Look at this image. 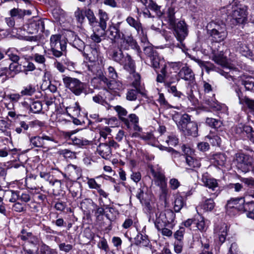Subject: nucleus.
<instances>
[{"label":"nucleus","instance_id":"nucleus-1","mask_svg":"<svg viewBox=\"0 0 254 254\" xmlns=\"http://www.w3.org/2000/svg\"><path fill=\"white\" fill-rule=\"evenodd\" d=\"M18 238L27 243L23 244L22 250L24 254H38L39 239L37 236L23 229L18 235Z\"/></svg>","mask_w":254,"mask_h":254},{"label":"nucleus","instance_id":"nucleus-2","mask_svg":"<svg viewBox=\"0 0 254 254\" xmlns=\"http://www.w3.org/2000/svg\"><path fill=\"white\" fill-rule=\"evenodd\" d=\"M227 14L231 15L238 24H243L247 20L248 6L234 0L226 7Z\"/></svg>","mask_w":254,"mask_h":254},{"label":"nucleus","instance_id":"nucleus-3","mask_svg":"<svg viewBox=\"0 0 254 254\" xmlns=\"http://www.w3.org/2000/svg\"><path fill=\"white\" fill-rule=\"evenodd\" d=\"M122 24V22H118L116 24L113 23L110 25L107 29V34L108 38L112 41L115 42L116 40L121 39L118 46L116 47L122 51H128L129 49L125 40L124 33L121 29Z\"/></svg>","mask_w":254,"mask_h":254},{"label":"nucleus","instance_id":"nucleus-4","mask_svg":"<svg viewBox=\"0 0 254 254\" xmlns=\"http://www.w3.org/2000/svg\"><path fill=\"white\" fill-rule=\"evenodd\" d=\"M156 219L154 221L156 229H161L167 227L172 229L175 225V213L170 209L156 213Z\"/></svg>","mask_w":254,"mask_h":254},{"label":"nucleus","instance_id":"nucleus-5","mask_svg":"<svg viewBox=\"0 0 254 254\" xmlns=\"http://www.w3.org/2000/svg\"><path fill=\"white\" fill-rule=\"evenodd\" d=\"M110 56L113 61L123 65L125 69H133L134 63L131 56L128 54L125 55L123 51L116 46L111 49Z\"/></svg>","mask_w":254,"mask_h":254},{"label":"nucleus","instance_id":"nucleus-6","mask_svg":"<svg viewBox=\"0 0 254 254\" xmlns=\"http://www.w3.org/2000/svg\"><path fill=\"white\" fill-rule=\"evenodd\" d=\"M177 126L186 135L196 137L197 135V125L195 122L190 121V117L188 114L182 116Z\"/></svg>","mask_w":254,"mask_h":254},{"label":"nucleus","instance_id":"nucleus-7","mask_svg":"<svg viewBox=\"0 0 254 254\" xmlns=\"http://www.w3.org/2000/svg\"><path fill=\"white\" fill-rule=\"evenodd\" d=\"M63 80L65 87L76 96H79L86 91V85L79 79L63 75Z\"/></svg>","mask_w":254,"mask_h":254},{"label":"nucleus","instance_id":"nucleus-8","mask_svg":"<svg viewBox=\"0 0 254 254\" xmlns=\"http://www.w3.org/2000/svg\"><path fill=\"white\" fill-rule=\"evenodd\" d=\"M60 34L51 35L50 37V48L53 56L60 58L64 55L66 48V43L64 40H61Z\"/></svg>","mask_w":254,"mask_h":254},{"label":"nucleus","instance_id":"nucleus-9","mask_svg":"<svg viewBox=\"0 0 254 254\" xmlns=\"http://www.w3.org/2000/svg\"><path fill=\"white\" fill-rule=\"evenodd\" d=\"M212 60L217 64L221 65L223 67V69L221 72L222 75H224L227 79H230L231 78L232 80H234V77L235 76V72H237L235 70V68L234 67L226 62L225 60L221 55L217 56L213 55Z\"/></svg>","mask_w":254,"mask_h":254},{"label":"nucleus","instance_id":"nucleus-10","mask_svg":"<svg viewBox=\"0 0 254 254\" xmlns=\"http://www.w3.org/2000/svg\"><path fill=\"white\" fill-rule=\"evenodd\" d=\"M22 28L28 34H35L39 32H43L44 31L45 24L42 19L33 20L24 25Z\"/></svg>","mask_w":254,"mask_h":254},{"label":"nucleus","instance_id":"nucleus-11","mask_svg":"<svg viewBox=\"0 0 254 254\" xmlns=\"http://www.w3.org/2000/svg\"><path fill=\"white\" fill-rule=\"evenodd\" d=\"M203 88L205 94L203 98L204 103L211 108H214V94L213 93V87L211 84L205 81H203Z\"/></svg>","mask_w":254,"mask_h":254},{"label":"nucleus","instance_id":"nucleus-12","mask_svg":"<svg viewBox=\"0 0 254 254\" xmlns=\"http://www.w3.org/2000/svg\"><path fill=\"white\" fill-rule=\"evenodd\" d=\"M237 166L243 172L247 173L252 166L253 159L249 155L244 154L237 155Z\"/></svg>","mask_w":254,"mask_h":254},{"label":"nucleus","instance_id":"nucleus-13","mask_svg":"<svg viewBox=\"0 0 254 254\" xmlns=\"http://www.w3.org/2000/svg\"><path fill=\"white\" fill-rule=\"evenodd\" d=\"M174 29V34L177 39L182 42L188 34L186 23L184 21H179L176 25H172Z\"/></svg>","mask_w":254,"mask_h":254},{"label":"nucleus","instance_id":"nucleus-14","mask_svg":"<svg viewBox=\"0 0 254 254\" xmlns=\"http://www.w3.org/2000/svg\"><path fill=\"white\" fill-rule=\"evenodd\" d=\"M82 54L86 60L91 63H95L98 61L99 52L98 49L87 45Z\"/></svg>","mask_w":254,"mask_h":254},{"label":"nucleus","instance_id":"nucleus-15","mask_svg":"<svg viewBox=\"0 0 254 254\" xmlns=\"http://www.w3.org/2000/svg\"><path fill=\"white\" fill-rule=\"evenodd\" d=\"M183 151L186 154V161L188 166L190 168H198L200 166V163L196 159L193 158L190 155L191 154L192 150L188 144H184L182 146Z\"/></svg>","mask_w":254,"mask_h":254},{"label":"nucleus","instance_id":"nucleus-16","mask_svg":"<svg viewBox=\"0 0 254 254\" xmlns=\"http://www.w3.org/2000/svg\"><path fill=\"white\" fill-rule=\"evenodd\" d=\"M99 22V26L100 27L101 35H105L108 37V34H107V23L109 20V17L108 14L102 9H100L98 11Z\"/></svg>","mask_w":254,"mask_h":254},{"label":"nucleus","instance_id":"nucleus-17","mask_svg":"<svg viewBox=\"0 0 254 254\" xmlns=\"http://www.w3.org/2000/svg\"><path fill=\"white\" fill-rule=\"evenodd\" d=\"M179 78L186 81H192L194 79V74L192 70L188 66H184L178 74Z\"/></svg>","mask_w":254,"mask_h":254},{"label":"nucleus","instance_id":"nucleus-18","mask_svg":"<svg viewBox=\"0 0 254 254\" xmlns=\"http://www.w3.org/2000/svg\"><path fill=\"white\" fill-rule=\"evenodd\" d=\"M97 151L105 159H109L111 157V149L108 144H99Z\"/></svg>","mask_w":254,"mask_h":254},{"label":"nucleus","instance_id":"nucleus-19","mask_svg":"<svg viewBox=\"0 0 254 254\" xmlns=\"http://www.w3.org/2000/svg\"><path fill=\"white\" fill-rule=\"evenodd\" d=\"M115 110L118 113L120 119L124 123L127 128L129 129L131 127L128 119L124 117L127 115V110L120 106H116Z\"/></svg>","mask_w":254,"mask_h":254},{"label":"nucleus","instance_id":"nucleus-20","mask_svg":"<svg viewBox=\"0 0 254 254\" xmlns=\"http://www.w3.org/2000/svg\"><path fill=\"white\" fill-rule=\"evenodd\" d=\"M127 23L131 27H133L136 31L137 33H143V27L140 20H136L131 16H128L126 18Z\"/></svg>","mask_w":254,"mask_h":254},{"label":"nucleus","instance_id":"nucleus-21","mask_svg":"<svg viewBox=\"0 0 254 254\" xmlns=\"http://www.w3.org/2000/svg\"><path fill=\"white\" fill-rule=\"evenodd\" d=\"M134 244L139 247H147L150 243L148 236L140 233L134 238Z\"/></svg>","mask_w":254,"mask_h":254},{"label":"nucleus","instance_id":"nucleus-22","mask_svg":"<svg viewBox=\"0 0 254 254\" xmlns=\"http://www.w3.org/2000/svg\"><path fill=\"white\" fill-rule=\"evenodd\" d=\"M108 88L115 93H118L123 91L125 88V86L121 81L113 79L109 84Z\"/></svg>","mask_w":254,"mask_h":254},{"label":"nucleus","instance_id":"nucleus-23","mask_svg":"<svg viewBox=\"0 0 254 254\" xmlns=\"http://www.w3.org/2000/svg\"><path fill=\"white\" fill-rule=\"evenodd\" d=\"M236 48L243 56L249 58L253 57V52L245 44L241 41L237 42V46Z\"/></svg>","mask_w":254,"mask_h":254},{"label":"nucleus","instance_id":"nucleus-24","mask_svg":"<svg viewBox=\"0 0 254 254\" xmlns=\"http://www.w3.org/2000/svg\"><path fill=\"white\" fill-rule=\"evenodd\" d=\"M241 83L247 90L254 92V77L251 76H244L241 79Z\"/></svg>","mask_w":254,"mask_h":254},{"label":"nucleus","instance_id":"nucleus-25","mask_svg":"<svg viewBox=\"0 0 254 254\" xmlns=\"http://www.w3.org/2000/svg\"><path fill=\"white\" fill-rule=\"evenodd\" d=\"M244 202L245 198L244 197L232 198L227 201L226 206L227 208H234L239 210V206L243 205Z\"/></svg>","mask_w":254,"mask_h":254},{"label":"nucleus","instance_id":"nucleus-26","mask_svg":"<svg viewBox=\"0 0 254 254\" xmlns=\"http://www.w3.org/2000/svg\"><path fill=\"white\" fill-rule=\"evenodd\" d=\"M124 38L129 49H131L134 50L138 53L141 52L139 46L137 44L136 40L133 38L132 35L126 36L124 34Z\"/></svg>","mask_w":254,"mask_h":254},{"label":"nucleus","instance_id":"nucleus-27","mask_svg":"<svg viewBox=\"0 0 254 254\" xmlns=\"http://www.w3.org/2000/svg\"><path fill=\"white\" fill-rule=\"evenodd\" d=\"M212 197L210 198H207L205 200L203 203L202 204V208L206 211H211L215 206V203L213 201V198L217 196V194L216 192L212 193L210 192Z\"/></svg>","mask_w":254,"mask_h":254},{"label":"nucleus","instance_id":"nucleus-28","mask_svg":"<svg viewBox=\"0 0 254 254\" xmlns=\"http://www.w3.org/2000/svg\"><path fill=\"white\" fill-rule=\"evenodd\" d=\"M209 34L212 39L216 42H221L227 37L228 33L221 32L214 30H209Z\"/></svg>","mask_w":254,"mask_h":254},{"label":"nucleus","instance_id":"nucleus-29","mask_svg":"<svg viewBox=\"0 0 254 254\" xmlns=\"http://www.w3.org/2000/svg\"><path fill=\"white\" fill-rule=\"evenodd\" d=\"M80 205L81 208L84 211L89 213L91 210L93 211V207H97V204L90 198L84 199L81 202Z\"/></svg>","mask_w":254,"mask_h":254},{"label":"nucleus","instance_id":"nucleus-30","mask_svg":"<svg viewBox=\"0 0 254 254\" xmlns=\"http://www.w3.org/2000/svg\"><path fill=\"white\" fill-rule=\"evenodd\" d=\"M152 176L157 180L158 185L163 187L166 184V179L164 174L160 171H155L152 168H151Z\"/></svg>","mask_w":254,"mask_h":254},{"label":"nucleus","instance_id":"nucleus-31","mask_svg":"<svg viewBox=\"0 0 254 254\" xmlns=\"http://www.w3.org/2000/svg\"><path fill=\"white\" fill-rule=\"evenodd\" d=\"M212 30L228 33L225 24L222 21H212L209 24Z\"/></svg>","mask_w":254,"mask_h":254},{"label":"nucleus","instance_id":"nucleus-32","mask_svg":"<svg viewBox=\"0 0 254 254\" xmlns=\"http://www.w3.org/2000/svg\"><path fill=\"white\" fill-rule=\"evenodd\" d=\"M171 73V72L168 71L166 65L164 64L160 70V73H158L157 75L156 81L158 82L164 83L167 78Z\"/></svg>","mask_w":254,"mask_h":254},{"label":"nucleus","instance_id":"nucleus-33","mask_svg":"<svg viewBox=\"0 0 254 254\" xmlns=\"http://www.w3.org/2000/svg\"><path fill=\"white\" fill-rule=\"evenodd\" d=\"M202 181L204 185L212 191H214L215 189L218 187V183L214 179L207 178L205 177H203L202 178Z\"/></svg>","mask_w":254,"mask_h":254},{"label":"nucleus","instance_id":"nucleus-34","mask_svg":"<svg viewBox=\"0 0 254 254\" xmlns=\"http://www.w3.org/2000/svg\"><path fill=\"white\" fill-rule=\"evenodd\" d=\"M186 205L184 198L180 195H177L174 200V208L176 212H179L181 209Z\"/></svg>","mask_w":254,"mask_h":254},{"label":"nucleus","instance_id":"nucleus-35","mask_svg":"<svg viewBox=\"0 0 254 254\" xmlns=\"http://www.w3.org/2000/svg\"><path fill=\"white\" fill-rule=\"evenodd\" d=\"M72 34L73 37H74V40L71 42L72 45L82 53L86 48V46L85 45L84 42L76 37V35H74L73 33Z\"/></svg>","mask_w":254,"mask_h":254},{"label":"nucleus","instance_id":"nucleus-36","mask_svg":"<svg viewBox=\"0 0 254 254\" xmlns=\"http://www.w3.org/2000/svg\"><path fill=\"white\" fill-rule=\"evenodd\" d=\"M133 81L132 82V86L138 90L139 93L142 95L144 94L143 93V88L140 85V76L137 73H134L133 74Z\"/></svg>","mask_w":254,"mask_h":254},{"label":"nucleus","instance_id":"nucleus-37","mask_svg":"<svg viewBox=\"0 0 254 254\" xmlns=\"http://www.w3.org/2000/svg\"><path fill=\"white\" fill-rule=\"evenodd\" d=\"M46 53V51L44 50V54H40L39 53H35L33 54L31 57V59L33 60L36 63L42 64L43 65H45V63L46 62V59L45 57V54Z\"/></svg>","mask_w":254,"mask_h":254},{"label":"nucleus","instance_id":"nucleus-38","mask_svg":"<svg viewBox=\"0 0 254 254\" xmlns=\"http://www.w3.org/2000/svg\"><path fill=\"white\" fill-rule=\"evenodd\" d=\"M31 143H37L46 141H53V137L47 135L35 136L30 139Z\"/></svg>","mask_w":254,"mask_h":254},{"label":"nucleus","instance_id":"nucleus-39","mask_svg":"<svg viewBox=\"0 0 254 254\" xmlns=\"http://www.w3.org/2000/svg\"><path fill=\"white\" fill-rule=\"evenodd\" d=\"M239 211L244 212L254 211V201H251L248 202H244L243 205L239 206Z\"/></svg>","mask_w":254,"mask_h":254},{"label":"nucleus","instance_id":"nucleus-40","mask_svg":"<svg viewBox=\"0 0 254 254\" xmlns=\"http://www.w3.org/2000/svg\"><path fill=\"white\" fill-rule=\"evenodd\" d=\"M143 52L145 55L149 58L158 54L156 51L154 49L151 44H147V45H145L143 47Z\"/></svg>","mask_w":254,"mask_h":254},{"label":"nucleus","instance_id":"nucleus-41","mask_svg":"<svg viewBox=\"0 0 254 254\" xmlns=\"http://www.w3.org/2000/svg\"><path fill=\"white\" fill-rule=\"evenodd\" d=\"M36 91L35 88L32 85L24 87L21 91L20 94L23 96H32Z\"/></svg>","mask_w":254,"mask_h":254},{"label":"nucleus","instance_id":"nucleus-42","mask_svg":"<svg viewBox=\"0 0 254 254\" xmlns=\"http://www.w3.org/2000/svg\"><path fill=\"white\" fill-rule=\"evenodd\" d=\"M40 176L42 178H43L45 180L49 182V183L53 186L54 185L56 182L61 184V181L60 180H55L54 181H53V176L51 175L50 173L45 172H40Z\"/></svg>","mask_w":254,"mask_h":254},{"label":"nucleus","instance_id":"nucleus-43","mask_svg":"<svg viewBox=\"0 0 254 254\" xmlns=\"http://www.w3.org/2000/svg\"><path fill=\"white\" fill-rule=\"evenodd\" d=\"M206 123L214 128H219L222 124L220 120L211 118H207L206 119Z\"/></svg>","mask_w":254,"mask_h":254},{"label":"nucleus","instance_id":"nucleus-44","mask_svg":"<svg viewBox=\"0 0 254 254\" xmlns=\"http://www.w3.org/2000/svg\"><path fill=\"white\" fill-rule=\"evenodd\" d=\"M42 110V105L40 101H34L30 106V110L33 113H39Z\"/></svg>","mask_w":254,"mask_h":254},{"label":"nucleus","instance_id":"nucleus-45","mask_svg":"<svg viewBox=\"0 0 254 254\" xmlns=\"http://www.w3.org/2000/svg\"><path fill=\"white\" fill-rule=\"evenodd\" d=\"M85 15L88 19L90 24H93L96 21V18L94 14L93 11L89 8H85L84 9Z\"/></svg>","mask_w":254,"mask_h":254},{"label":"nucleus","instance_id":"nucleus-46","mask_svg":"<svg viewBox=\"0 0 254 254\" xmlns=\"http://www.w3.org/2000/svg\"><path fill=\"white\" fill-rule=\"evenodd\" d=\"M206 138L208 139L207 141L210 143H219L220 142L224 141L222 137L220 135L215 133L210 132L208 135L206 136Z\"/></svg>","mask_w":254,"mask_h":254},{"label":"nucleus","instance_id":"nucleus-47","mask_svg":"<svg viewBox=\"0 0 254 254\" xmlns=\"http://www.w3.org/2000/svg\"><path fill=\"white\" fill-rule=\"evenodd\" d=\"M74 16L78 22L82 23L85 19L84 9H81L78 7L74 12Z\"/></svg>","mask_w":254,"mask_h":254},{"label":"nucleus","instance_id":"nucleus-48","mask_svg":"<svg viewBox=\"0 0 254 254\" xmlns=\"http://www.w3.org/2000/svg\"><path fill=\"white\" fill-rule=\"evenodd\" d=\"M240 104H245L254 113V100L245 97L243 100H240Z\"/></svg>","mask_w":254,"mask_h":254},{"label":"nucleus","instance_id":"nucleus-49","mask_svg":"<svg viewBox=\"0 0 254 254\" xmlns=\"http://www.w3.org/2000/svg\"><path fill=\"white\" fill-rule=\"evenodd\" d=\"M179 80L180 79L178 75L172 73L171 72V73L169 76H168V78H167V79L165 80L164 85L165 86H169V84H172L174 83H175L176 82H178Z\"/></svg>","mask_w":254,"mask_h":254},{"label":"nucleus","instance_id":"nucleus-50","mask_svg":"<svg viewBox=\"0 0 254 254\" xmlns=\"http://www.w3.org/2000/svg\"><path fill=\"white\" fill-rule=\"evenodd\" d=\"M19 125L20 127H16L15 129V131L19 134L22 132H24L25 131L28 130L29 127H30V122L29 124H27L24 121H20L19 122Z\"/></svg>","mask_w":254,"mask_h":254},{"label":"nucleus","instance_id":"nucleus-51","mask_svg":"<svg viewBox=\"0 0 254 254\" xmlns=\"http://www.w3.org/2000/svg\"><path fill=\"white\" fill-rule=\"evenodd\" d=\"M139 93L138 90L129 89L127 93V99L129 101H134L137 99V94Z\"/></svg>","mask_w":254,"mask_h":254},{"label":"nucleus","instance_id":"nucleus-52","mask_svg":"<svg viewBox=\"0 0 254 254\" xmlns=\"http://www.w3.org/2000/svg\"><path fill=\"white\" fill-rule=\"evenodd\" d=\"M7 193L10 195L9 201L10 202L15 203L16 201L19 199V191L13 190H9Z\"/></svg>","mask_w":254,"mask_h":254},{"label":"nucleus","instance_id":"nucleus-53","mask_svg":"<svg viewBox=\"0 0 254 254\" xmlns=\"http://www.w3.org/2000/svg\"><path fill=\"white\" fill-rule=\"evenodd\" d=\"M167 18L168 19L170 24L172 26L174 25L176 23L175 17V10L173 8H169L167 12Z\"/></svg>","mask_w":254,"mask_h":254},{"label":"nucleus","instance_id":"nucleus-54","mask_svg":"<svg viewBox=\"0 0 254 254\" xmlns=\"http://www.w3.org/2000/svg\"><path fill=\"white\" fill-rule=\"evenodd\" d=\"M150 60L151 65L154 68L156 69L160 67V65L162 64V62L158 57V54L150 58Z\"/></svg>","mask_w":254,"mask_h":254},{"label":"nucleus","instance_id":"nucleus-55","mask_svg":"<svg viewBox=\"0 0 254 254\" xmlns=\"http://www.w3.org/2000/svg\"><path fill=\"white\" fill-rule=\"evenodd\" d=\"M168 89V91L169 93H172L174 95V96L181 98L183 95V94L177 90L176 86L171 85V84H169V86H165Z\"/></svg>","mask_w":254,"mask_h":254},{"label":"nucleus","instance_id":"nucleus-56","mask_svg":"<svg viewBox=\"0 0 254 254\" xmlns=\"http://www.w3.org/2000/svg\"><path fill=\"white\" fill-rule=\"evenodd\" d=\"M24 13L23 10L18 8H13L10 11V14L12 17L17 16L21 18L24 16Z\"/></svg>","mask_w":254,"mask_h":254},{"label":"nucleus","instance_id":"nucleus-57","mask_svg":"<svg viewBox=\"0 0 254 254\" xmlns=\"http://www.w3.org/2000/svg\"><path fill=\"white\" fill-rule=\"evenodd\" d=\"M227 235V226H225L224 228H222V231H220L218 234L219 240L221 244H223L225 241Z\"/></svg>","mask_w":254,"mask_h":254},{"label":"nucleus","instance_id":"nucleus-58","mask_svg":"<svg viewBox=\"0 0 254 254\" xmlns=\"http://www.w3.org/2000/svg\"><path fill=\"white\" fill-rule=\"evenodd\" d=\"M241 181L244 183L247 187L254 189V178H242Z\"/></svg>","mask_w":254,"mask_h":254},{"label":"nucleus","instance_id":"nucleus-59","mask_svg":"<svg viewBox=\"0 0 254 254\" xmlns=\"http://www.w3.org/2000/svg\"><path fill=\"white\" fill-rule=\"evenodd\" d=\"M60 153L63 155L65 158H72L75 156V153L68 149L61 150Z\"/></svg>","mask_w":254,"mask_h":254},{"label":"nucleus","instance_id":"nucleus-60","mask_svg":"<svg viewBox=\"0 0 254 254\" xmlns=\"http://www.w3.org/2000/svg\"><path fill=\"white\" fill-rule=\"evenodd\" d=\"M40 254H57V252L48 246L44 245L41 248Z\"/></svg>","mask_w":254,"mask_h":254},{"label":"nucleus","instance_id":"nucleus-61","mask_svg":"<svg viewBox=\"0 0 254 254\" xmlns=\"http://www.w3.org/2000/svg\"><path fill=\"white\" fill-rule=\"evenodd\" d=\"M98 247L100 249L104 250L106 253L108 252L109 250L107 241L104 238H102V240L99 242Z\"/></svg>","mask_w":254,"mask_h":254},{"label":"nucleus","instance_id":"nucleus-62","mask_svg":"<svg viewBox=\"0 0 254 254\" xmlns=\"http://www.w3.org/2000/svg\"><path fill=\"white\" fill-rule=\"evenodd\" d=\"M87 184L90 189H96V190L101 187V185L98 184L94 179H88Z\"/></svg>","mask_w":254,"mask_h":254},{"label":"nucleus","instance_id":"nucleus-63","mask_svg":"<svg viewBox=\"0 0 254 254\" xmlns=\"http://www.w3.org/2000/svg\"><path fill=\"white\" fill-rule=\"evenodd\" d=\"M108 75L109 78L114 80H115L117 78L118 74L114 67L110 66L108 68Z\"/></svg>","mask_w":254,"mask_h":254},{"label":"nucleus","instance_id":"nucleus-64","mask_svg":"<svg viewBox=\"0 0 254 254\" xmlns=\"http://www.w3.org/2000/svg\"><path fill=\"white\" fill-rule=\"evenodd\" d=\"M60 251L64 252L65 253L69 252L73 248V246L70 244H66L64 243H61L59 245Z\"/></svg>","mask_w":254,"mask_h":254}]
</instances>
